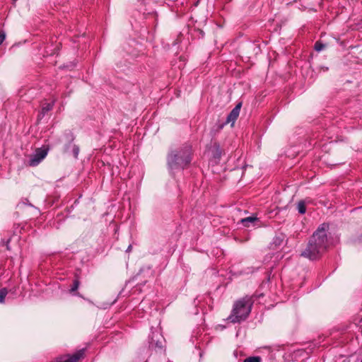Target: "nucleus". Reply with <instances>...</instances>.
Instances as JSON below:
<instances>
[{"instance_id":"nucleus-1","label":"nucleus","mask_w":362,"mask_h":362,"mask_svg":"<svg viewBox=\"0 0 362 362\" xmlns=\"http://www.w3.org/2000/svg\"><path fill=\"white\" fill-rule=\"evenodd\" d=\"M328 226L322 224L310 238L307 247L301 255L309 259H316L326 250L327 245V230Z\"/></svg>"},{"instance_id":"nucleus-2","label":"nucleus","mask_w":362,"mask_h":362,"mask_svg":"<svg viewBox=\"0 0 362 362\" xmlns=\"http://www.w3.org/2000/svg\"><path fill=\"white\" fill-rule=\"evenodd\" d=\"M252 305V299L247 296L237 300L234 303L232 313L228 317V320L233 323L245 320L251 311Z\"/></svg>"},{"instance_id":"nucleus-3","label":"nucleus","mask_w":362,"mask_h":362,"mask_svg":"<svg viewBox=\"0 0 362 362\" xmlns=\"http://www.w3.org/2000/svg\"><path fill=\"white\" fill-rule=\"evenodd\" d=\"M190 161L189 148L172 151L168 156V164L170 169L184 168Z\"/></svg>"},{"instance_id":"nucleus-4","label":"nucleus","mask_w":362,"mask_h":362,"mask_svg":"<svg viewBox=\"0 0 362 362\" xmlns=\"http://www.w3.org/2000/svg\"><path fill=\"white\" fill-rule=\"evenodd\" d=\"M47 154V151L45 149L39 148L36 151L35 153L32 156L29 160V165L30 166H35L40 163V162L45 158Z\"/></svg>"},{"instance_id":"nucleus-5","label":"nucleus","mask_w":362,"mask_h":362,"mask_svg":"<svg viewBox=\"0 0 362 362\" xmlns=\"http://www.w3.org/2000/svg\"><path fill=\"white\" fill-rule=\"evenodd\" d=\"M47 154V151L45 149L39 148L36 151L35 153L32 156L29 160V165L30 166H35L40 163V162L45 158Z\"/></svg>"},{"instance_id":"nucleus-6","label":"nucleus","mask_w":362,"mask_h":362,"mask_svg":"<svg viewBox=\"0 0 362 362\" xmlns=\"http://www.w3.org/2000/svg\"><path fill=\"white\" fill-rule=\"evenodd\" d=\"M47 154V151L45 149L39 148L36 151L35 153L32 156L29 160V165L30 166H35L40 163V162L45 158Z\"/></svg>"},{"instance_id":"nucleus-7","label":"nucleus","mask_w":362,"mask_h":362,"mask_svg":"<svg viewBox=\"0 0 362 362\" xmlns=\"http://www.w3.org/2000/svg\"><path fill=\"white\" fill-rule=\"evenodd\" d=\"M241 105H242L240 103L237 104L236 106L232 110V111L227 117L226 123L232 122V125L234 124L240 114Z\"/></svg>"},{"instance_id":"nucleus-8","label":"nucleus","mask_w":362,"mask_h":362,"mask_svg":"<svg viewBox=\"0 0 362 362\" xmlns=\"http://www.w3.org/2000/svg\"><path fill=\"white\" fill-rule=\"evenodd\" d=\"M256 220H257V218L255 217L249 216V217H247L245 218H243L241 220V223H243V225L244 226L249 227L250 224V223H253Z\"/></svg>"},{"instance_id":"nucleus-9","label":"nucleus","mask_w":362,"mask_h":362,"mask_svg":"<svg viewBox=\"0 0 362 362\" xmlns=\"http://www.w3.org/2000/svg\"><path fill=\"white\" fill-rule=\"evenodd\" d=\"M298 212L301 214H303L305 213L306 209H305V203L303 202H298Z\"/></svg>"},{"instance_id":"nucleus-10","label":"nucleus","mask_w":362,"mask_h":362,"mask_svg":"<svg viewBox=\"0 0 362 362\" xmlns=\"http://www.w3.org/2000/svg\"><path fill=\"white\" fill-rule=\"evenodd\" d=\"M8 293L6 288H2L0 290V303H4V299Z\"/></svg>"},{"instance_id":"nucleus-11","label":"nucleus","mask_w":362,"mask_h":362,"mask_svg":"<svg viewBox=\"0 0 362 362\" xmlns=\"http://www.w3.org/2000/svg\"><path fill=\"white\" fill-rule=\"evenodd\" d=\"M243 362H261V358L259 356H252L247 358Z\"/></svg>"},{"instance_id":"nucleus-12","label":"nucleus","mask_w":362,"mask_h":362,"mask_svg":"<svg viewBox=\"0 0 362 362\" xmlns=\"http://www.w3.org/2000/svg\"><path fill=\"white\" fill-rule=\"evenodd\" d=\"M52 108V105L51 103H47L45 104L42 108V114H45L46 112H47L48 111H49Z\"/></svg>"},{"instance_id":"nucleus-13","label":"nucleus","mask_w":362,"mask_h":362,"mask_svg":"<svg viewBox=\"0 0 362 362\" xmlns=\"http://www.w3.org/2000/svg\"><path fill=\"white\" fill-rule=\"evenodd\" d=\"M325 48V45L320 42H317L315 45V49L316 51L320 52Z\"/></svg>"},{"instance_id":"nucleus-14","label":"nucleus","mask_w":362,"mask_h":362,"mask_svg":"<svg viewBox=\"0 0 362 362\" xmlns=\"http://www.w3.org/2000/svg\"><path fill=\"white\" fill-rule=\"evenodd\" d=\"M79 286V281L78 280H75L73 284V286L71 288V292H74L78 289Z\"/></svg>"},{"instance_id":"nucleus-15","label":"nucleus","mask_w":362,"mask_h":362,"mask_svg":"<svg viewBox=\"0 0 362 362\" xmlns=\"http://www.w3.org/2000/svg\"><path fill=\"white\" fill-rule=\"evenodd\" d=\"M72 151H73V155L75 158H77L78 155V152H79V148L78 146L74 145L73 146V149H72Z\"/></svg>"},{"instance_id":"nucleus-16","label":"nucleus","mask_w":362,"mask_h":362,"mask_svg":"<svg viewBox=\"0 0 362 362\" xmlns=\"http://www.w3.org/2000/svg\"><path fill=\"white\" fill-rule=\"evenodd\" d=\"M221 150L219 148H216V151L214 153V158H215V159L219 160V158H221Z\"/></svg>"},{"instance_id":"nucleus-17","label":"nucleus","mask_w":362,"mask_h":362,"mask_svg":"<svg viewBox=\"0 0 362 362\" xmlns=\"http://www.w3.org/2000/svg\"><path fill=\"white\" fill-rule=\"evenodd\" d=\"M5 37H6L5 33L2 31H0V45L2 44V42L5 40Z\"/></svg>"},{"instance_id":"nucleus-18","label":"nucleus","mask_w":362,"mask_h":362,"mask_svg":"<svg viewBox=\"0 0 362 362\" xmlns=\"http://www.w3.org/2000/svg\"><path fill=\"white\" fill-rule=\"evenodd\" d=\"M132 250V245H129L127 250V252H129Z\"/></svg>"},{"instance_id":"nucleus-19","label":"nucleus","mask_w":362,"mask_h":362,"mask_svg":"<svg viewBox=\"0 0 362 362\" xmlns=\"http://www.w3.org/2000/svg\"><path fill=\"white\" fill-rule=\"evenodd\" d=\"M362 362V361H361Z\"/></svg>"}]
</instances>
